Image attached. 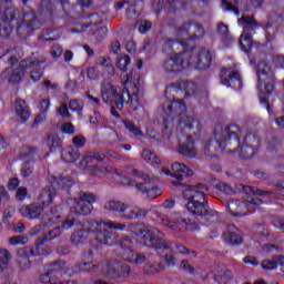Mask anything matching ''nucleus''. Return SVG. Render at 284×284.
Wrapping results in <instances>:
<instances>
[{
	"label": "nucleus",
	"mask_w": 284,
	"mask_h": 284,
	"mask_svg": "<svg viewBox=\"0 0 284 284\" xmlns=\"http://www.w3.org/2000/svg\"><path fill=\"white\" fill-rule=\"evenodd\" d=\"M121 83L123 89L110 82L102 83V101L106 105L116 108V110H123L125 104L136 110L139 108V94H141V78L132 79L131 75H126V80H122Z\"/></svg>",
	"instance_id": "1"
},
{
	"label": "nucleus",
	"mask_w": 284,
	"mask_h": 284,
	"mask_svg": "<svg viewBox=\"0 0 284 284\" xmlns=\"http://www.w3.org/2000/svg\"><path fill=\"white\" fill-rule=\"evenodd\" d=\"M212 63V54L205 49H189L183 53L175 54L163 64L166 72H181L183 68L207 70Z\"/></svg>",
	"instance_id": "2"
},
{
	"label": "nucleus",
	"mask_w": 284,
	"mask_h": 284,
	"mask_svg": "<svg viewBox=\"0 0 284 284\" xmlns=\"http://www.w3.org/2000/svg\"><path fill=\"white\" fill-rule=\"evenodd\" d=\"M111 230H125V224L114 222H87L82 231L73 233L71 241L75 245H79L85 241V239H95L99 243L104 245H112L110 242Z\"/></svg>",
	"instance_id": "3"
},
{
	"label": "nucleus",
	"mask_w": 284,
	"mask_h": 284,
	"mask_svg": "<svg viewBox=\"0 0 284 284\" xmlns=\"http://www.w3.org/2000/svg\"><path fill=\"white\" fill-rule=\"evenodd\" d=\"M164 112L168 115L164 119V130H168V128H170V123H172L174 119L176 123H180V125H184V128H187L189 130L194 129V125L199 130V121H196L192 116V114L187 112V109L185 108V103L183 101H173L166 106V110Z\"/></svg>",
	"instance_id": "4"
},
{
	"label": "nucleus",
	"mask_w": 284,
	"mask_h": 284,
	"mask_svg": "<svg viewBox=\"0 0 284 284\" xmlns=\"http://www.w3.org/2000/svg\"><path fill=\"white\" fill-rule=\"evenodd\" d=\"M205 192H207V187L202 184L194 186L190 185L183 190V196L189 201L186 210H189L191 214H196V216H207Z\"/></svg>",
	"instance_id": "5"
},
{
	"label": "nucleus",
	"mask_w": 284,
	"mask_h": 284,
	"mask_svg": "<svg viewBox=\"0 0 284 284\" xmlns=\"http://www.w3.org/2000/svg\"><path fill=\"white\" fill-rule=\"evenodd\" d=\"M140 236L143 239L144 245H152L159 254H171V252L185 254L187 252L184 246L163 242V233L156 229H140Z\"/></svg>",
	"instance_id": "6"
},
{
	"label": "nucleus",
	"mask_w": 284,
	"mask_h": 284,
	"mask_svg": "<svg viewBox=\"0 0 284 284\" xmlns=\"http://www.w3.org/2000/svg\"><path fill=\"white\" fill-rule=\"evenodd\" d=\"M129 176H123L119 174V172H115V180L121 183L122 185H136L138 192L142 193V196L144 199H156V196H161V189L150 184V183H139V179H148V175L136 171L132 170L129 172Z\"/></svg>",
	"instance_id": "7"
},
{
	"label": "nucleus",
	"mask_w": 284,
	"mask_h": 284,
	"mask_svg": "<svg viewBox=\"0 0 284 284\" xmlns=\"http://www.w3.org/2000/svg\"><path fill=\"white\" fill-rule=\"evenodd\" d=\"M257 88L260 90V102L262 105H267V100L274 90V75L270 71L267 63L262 62L257 65Z\"/></svg>",
	"instance_id": "8"
},
{
	"label": "nucleus",
	"mask_w": 284,
	"mask_h": 284,
	"mask_svg": "<svg viewBox=\"0 0 284 284\" xmlns=\"http://www.w3.org/2000/svg\"><path fill=\"white\" fill-rule=\"evenodd\" d=\"M49 183L51 186H45L41 190L40 195L38 197V202L44 209L52 203L54 196H57V190L54 187L65 189L72 187L73 183L72 180L67 178L57 179L54 176L49 178Z\"/></svg>",
	"instance_id": "9"
},
{
	"label": "nucleus",
	"mask_w": 284,
	"mask_h": 284,
	"mask_svg": "<svg viewBox=\"0 0 284 284\" xmlns=\"http://www.w3.org/2000/svg\"><path fill=\"white\" fill-rule=\"evenodd\" d=\"M104 210H108L109 212H116L118 214H121L123 219L129 220L145 219L148 214L145 210L139 206L128 205L124 202L114 200L105 202Z\"/></svg>",
	"instance_id": "10"
},
{
	"label": "nucleus",
	"mask_w": 284,
	"mask_h": 284,
	"mask_svg": "<svg viewBox=\"0 0 284 284\" xmlns=\"http://www.w3.org/2000/svg\"><path fill=\"white\" fill-rule=\"evenodd\" d=\"M0 8L3 21V24H0V36L3 39H8V37H10V33L12 32V28H10V21L14 20V17L19 14V11L12 8V0H1Z\"/></svg>",
	"instance_id": "11"
},
{
	"label": "nucleus",
	"mask_w": 284,
	"mask_h": 284,
	"mask_svg": "<svg viewBox=\"0 0 284 284\" xmlns=\"http://www.w3.org/2000/svg\"><path fill=\"white\" fill-rule=\"evenodd\" d=\"M239 26L243 28V32L240 39V47L243 52H250L252 50V32L258 29V24L253 18L242 17L239 20Z\"/></svg>",
	"instance_id": "12"
},
{
	"label": "nucleus",
	"mask_w": 284,
	"mask_h": 284,
	"mask_svg": "<svg viewBox=\"0 0 284 284\" xmlns=\"http://www.w3.org/2000/svg\"><path fill=\"white\" fill-rule=\"evenodd\" d=\"M227 141H239V128L233 126V128H227L225 126L224 129L219 126L213 135V148L223 150L225 145L227 144Z\"/></svg>",
	"instance_id": "13"
},
{
	"label": "nucleus",
	"mask_w": 284,
	"mask_h": 284,
	"mask_svg": "<svg viewBox=\"0 0 284 284\" xmlns=\"http://www.w3.org/2000/svg\"><path fill=\"white\" fill-rule=\"evenodd\" d=\"M95 268V272L101 276H110L114 274L120 278H128L130 276V266L126 264H112L110 262H102L97 266L92 265Z\"/></svg>",
	"instance_id": "14"
},
{
	"label": "nucleus",
	"mask_w": 284,
	"mask_h": 284,
	"mask_svg": "<svg viewBox=\"0 0 284 284\" xmlns=\"http://www.w3.org/2000/svg\"><path fill=\"white\" fill-rule=\"evenodd\" d=\"M17 59L13 58V64L11 68H8L2 73V78L11 83V85H17V83H21V79H23L26 71L28 70V61L23 60L18 65H14Z\"/></svg>",
	"instance_id": "15"
},
{
	"label": "nucleus",
	"mask_w": 284,
	"mask_h": 284,
	"mask_svg": "<svg viewBox=\"0 0 284 284\" xmlns=\"http://www.w3.org/2000/svg\"><path fill=\"white\" fill-rule=\"evenodd\" d=\"M95 201L94 194L84 193L81 195L80 201L70 200L69 205L71 206L72 214H90L92 212V204Z\"/></svg>",
	"instance_id": "16"
},
{
	"label": "nucleus",
	"mask_w": 284,
	"mask_h": 284,
	"mask_svg": "<svg viewBox=\"0 0 284 284\" xmlns=\"http://www.w3.org/2000/svg\"><path fill=\"white\" fill-rule=\"evenodd\" d=\"M68 272H69V270L65 266L64 262L52 264L49 267L48 272L40 276V283L55 284L57 283L55 282L57 276H61L63 274H68V276H72V274L68 273Z\"/></svg>",
	"instance_id": "17"
},
{
	"label": "nucleus",
	"mask_w": 284,
	"mask_h": 284,
	"mask_svg": "<svg viewBox=\"0 0 284 284\" xmlns=\"http://www.w3.org/2000/svg\"><path fill=\"white\" fill-rule=\"evenodd\" d=\"M222 85L227 88H234V90H241L243 88V81L241 80V74L236 68L224 69L221 72Z\"/></svg>",
	"instance_id": "18"
},
{
	"label": "nucleus",
	"mask_w": 284,
	"mask_h": 284,
	"mask_svg": "<svg viewBox=\"0 0 284 284\" xmlns=\"http://www.w3.org/2000/svg\"><path fill=\"white\" fill-rule=\"evenodd\" d=\"M261 203L262 201L260 199L248 196L243 202L232 201L229 204V211L231 212V214H233V216H241L240 212L241 210H243V207L250 210V207H254V205H261Z\"/></svg>",
	"instance_id": "19"
},
{
	"label": "nucleus",
	"mask_w": 284,
	"mask_h": 284,
	"mask_svg": "<svg viewBox=\"0 0 284 284\" xmlns=\"http://www.w3.org/2000/svg\"><path fill=\"white\" fill-rule=\"evenodd\" d=\"M173 173L170 172L166 168L162 169L163 174L166 176H174L178 181H182L184 176H192V171L190 168L185 166L182 163H174L171 166Z\"/></svg>",
	"instance_id": "20"
},
{
	"label": "nucleus",
	"mask_w": 284,
	"mask_h": 284,
	"mask_svg": "<svg viewBox=\"0 0 284 284\" xmlns=\"http://www.w3.org/2000/svg\"><path fill=\"white\" fill-rule=\"evenodd\" d=\"M43 210L45 209L40 204H29L20 209V214H22L24 219H39L41 214H43Z\"/></svg>",
	"instance_id": "21"
},
{
	"label": "nucleus",
	"mask_w": 284,
	"mask_h": 284,
	"mask_svg": "<svg viewBox=\"0 0 284 284\" xmlns=\"http://www.w3.org/2000/svg\"><path fill=\"white\" fill-rule=\"evenodd\" d=\"M224 241L231 245H239L243 243V236L235 225H229L224 232Z\"/></svg>",
	"instance_id": "22"
},
{
	"label": "nucleus",
	"mask_w": 284,
	"mask_h": 284,
	"mask_svg": "<svg viewBox=\"0 0 284 284\" xmlns=\"http://www.w3.org/2000/svg\"><path fill=\"white\" fill-rule=\"evenodd\" d=\"M14 112L17 119H19L22 123L30 120V106L26 103L24 100H18L14 104Z\"/></svg>",
	"instance_id": "23"
},
{
	"label": "nucleus",
	"mask_w": 284,
	"mask_h": 284,
	"mask_svg": "<svg viewBox=\"0 0 284 284\" xmlns=\"http://www.w3.org/2000/svg\"><path fill=\"white\" fill-rule=\"evenodd\" d=\"M27 70H31V80L33 83L41 81V78L43 77V71L39 68L41 62H39V60H27Z\"/></svg>",
	"instance_id": "24"
},
{
	"label": "nucleus",
	"mask_w": 284,
	"mask_h": 284,
	"mask_svg": "<svg viewBox=\"0 0 284 284\" xmlns=\"http://www.w3.org/2000/svg\"><path fill=\"white\" fill-rule=\"evenodd\" d=\"M178 152L179 154H183V156H189V159H194V156H196V148H194L192 136L187 138L186 144L179 145Z\"/></svg>",
	"instance_id": "25"
},
{
	"label": "nucleus",
	"mask_w": 284,
	"mask_h": 284,
	"mask_svg": "<svg viewBox=\"0 0 284 284\" xmlns=\"http://www.w3.org/2000/svg\"><path fill=\"white\" fill-rule=\"evenodd\" d=\"M162 223L164 227H170L171 230H174L180 225H183V223H185V220L181 217V214L173 213L170 216L162 219Z\"/></svg>",
	"instance_id": "26"
},
{
	"label": "nucleus",
	"mask_w": 284,
	"mask_h": 284,
	"mask_svg": "<svg viewBox=\"0 0 284 284\" xmlns=\"http://www.w3.org/2000/svg\"><path fill=\"white\" fill-rule=\"evenodd\" d=\"M122 258L129 263H134V265H143L145 263V255L136 254L131 248L124 250Z\"/></svg>",
	"instance_id": "27"
},
{
	"label": "nucleus",
	"mask_w": 284,
	"mask_h": 284,
	"mask_svg": "<svg viewBox=\"0 0 284 284\" xmlns=\"http://www.w3.org/2000/svg\"><path fill=\"white\" fill-rule=\"evenodd\" d=\"M28 256H30V253L28 252V250L21 248L18 251L17 261L22 272H26V270H30V260L28 258Z\"/></svg>",
	"instance_id": "28"
},
{
	"label": "nucleus",
	"mask_w": 284,
	"mask_h": 284,
	"mask_svg": "<svg viewBox=\"0 0 284 284\" xmlns=\"http://www.w3.org/2000/svg\"><path fill=\"white\" fill-rule=\"evenodd\" d=\"M98 65H100V68H103L104 74H106V77H114L115 70L114 65H112V60H110V58H99Z\"/></svg>",
	"instance_id": "29"
},
{
	"label": "nucleus",
	"mask_w": 284,
	"mask_h": 284,
	"mask_svg": "<svg viewBox=\"0 0 284 284\" xmlns=\"http://www.w3.org/2000/svg\"><path fill=\"white\" fill-rule=\"evenodd\" d=\"M47 145L51 152H59L61 150V138L58 134L51 133L47 139Z\"/></svg>",
	"instance_id": "30"
},
{
	"label": "nucleus",
	"mask_w": 284,
	"mask_h": 284,
	"mask_svg": "<svg viewBox=\"0 0 284 284\" xmlns=\"http://www.w3.org/2000/svg\"><path fill=\"white\" fill-rule=\"evenodd\" d=\"M284 265V256H278L273 260H265L262 262L264 270H276V267Z\"/></svg>",
	"instance_id": "31"
},
{
	"label": "nucleus",
	"mask_w": 284,
	"mask_h": 284,
	"mask_svg": "<svg viewBox=\"0 0 284 284\" xmlns=\"http://www.w3.org/2000/svg\"><path fill=\"white\" fill-rule=\"evenodd\" d=\"M217 32L222 36V41L224 45H230L232 43V37L230 36V29L224 23L217 26Z\"/></svg>",
	"instance_id": "32"
},
{
	"label": "nucleus",
	"mask_w": 284,
	"mask_h": 284,
	"mask_svg": "<svg viewBox=\"0 0 284 284\" xmlns=\"http://www.w3.org/2000/svg\"><path fill=\"white\" fill-rule=\"evenodd\" d=\"M105 155L103 153H87L81 162L82 168H88L91 161H103Z\"/></svg>",
	"instance_id": "33"
},
{
	"label": "nucleus",
	"mask_w": 284,
	"mask_h": 284,
	"mask_svg": "<svg viewBox=\"0 0 284 284\" xmlns=\"http://www.w3.org/2000/svg\"><path fill=\"white\" fill-rule=\"evenodd\" d=\"M34 23H37V20H33L31 23H27V22H22L19 24V27L17 28V32L18 34H20V37H28L30 34H32V26H34Z\"/></svg>",
	"instance_id": "34"
},
{
	"label": "nucleus",
	"mask_w": 284,
	"mask_h": 284,
	"mask_svg": "<svg viewBox=\"0 0 284 284\" xmlns=\"http://www.w3.org/2000/svg\"><path fill=\"white\" fill-rule=\"evenodd\" d=\"M142 159L146 163H151V165H161V160L150 150H144L142 152Z\"/></svg>",
	"instance_id": "35"
},
{
	"label": "nucleus",
	"mask_w": 284,
	"mask_h": 284,
	"mask_svg": "<svg viewBox=\"0 0 284 284\" xmlns=\"http://www.w3.org/2000/svg\"><path fill=\"white\" fill-rule=\"evenodd\" d=\"M62 160L64 163H74V161L79 160V152L72 148H69V150L62 154Z\"/></svg>",
	"instance_id": "36"
},
{
	"label": "nucleus",
	"mask_w": 284,
	"mask_h": 284,
	"mask_svg": "<svg viewBox=\"0 0 284 284\" xmlns=\"http://www.w3.org/2000/svg\"><path fill=\"white\" fill-rule=\"evenodd\" d=\"M10 253L8 250H0V272H6L9 267Z\"/></svg>",
	"instance_id": "37"
},
{
	"label": "nucleus",
	"mask_w": 284,
	"mask_h": 284,
	"mask_svg": "<svg viewBox=\"0 0 284 284\" xmlns=\"http://www.w3.org/2000/svg\"><path fill=\"white\" fill-rule=\"evenodd\" d=\"M115 65L121 72H128V65H130L129 55H121L118 58Z\"/></svg>",
	"instance_id": "38"
},
{
	"label": "nucleus",
	"mask_w": 284,
	"mask_h": 284,
	"mask_svg": "<svg viewBox=\"0 0 284 284\" xmlns=\"http://www.w3.org/2000/svg\"><path fill=\"white\" fill-rule=\"evenodd\" d=\"M239 153L242 159H252V156L256 154V149L252 146L243 145L240 148Z\"/></svg>",
	"instance_id": "39"
},
{
	"label": "nucleus",
	"mask_w": 284,
	"mask_h": 284,
	"mask_svg": "<svg viewBox=\"0 0 284 284\" xmlns=\"http://www.w3.org/2000/svg\"><path fill=\"white\" fill-rule=\"evenodd\" d=\"M236 3H239V0H223L222 8L223 10L235 12V16L239 17V9H236Z\"/></svg>",
	"instance_id": "40"
},
{
	"label": "nucleus",
	"mask_w": 284,
	"mask_h": 284,
	"mask_svg": "<svg viewBox=\"0 0 284 284\" xmlns=\"http://www.w3.org/2000/svg\"><path fill=\"white\" fill-rule=\"evenodd\" d=\"M176 37L180 45H182V48H185V45H187L185 39H190V32H187V30L185 29H179L176 31Z\"/></svg>",
	"instance_id": "41"
},
{
	"label": "nucleus",
	"mask_w": 284,
	"mask_h": 284,
	"mask_svg": "<svg viewBox=\"0 0 284 284\" xmlns=\"http://www.w3.org/2000/svg\"><path fill=\"white\" fill-rule=\"evenodd\" d=\"M6 54H9V57H10L9 63H11V65H14V54H17V50L3 49L2 47H0V59H3V57H6Z\"/></svg>",
	"instance_id": "42"
},
{
	"label": "nucleus",
	"mask_w": 284,
	"mask_h": 284,
	"mask_svg": "<svg viewBox=\"0 0 284 284\" xmlns=\"http://www.w3.org/2000/svg\"><path fill=\"white\" fill-rule=\"evenodd\" d=\"M124 128L134 136H141V130L132 122H124Z\"/></svg>",
	"instance_id": "43"
},
{
	"label": "nucleus",
	"mask_w": 284,
	"mask_h": 284,
	"mask_svg": "<svg viewBox=\"0 0 284 284\" xmlns=\"http://www.w3.org/2000/svg\"><path fill=\"white\" fill-rule=\"evenodd\" d=\"M69 108L72 112H81V110H83V102L79 100H71L69 102Z\"/></svg>",
	"instance_id": "44"
},
{
	"label": "nucleus",
	"mask_w": 284,
	"mask_h": 284,
	"mask_svg": "<svg viewBox=\"0 0 284 284\" xmlns=\"http://www.w3.org/2000/svg\"><path fill=\"white\" fill-rule=\"evenodd\" d=\"M27 242H28V237L23 235L13 236V237H10L9 240L10 245H23Z\"/></svg>",
	"instance_id": "45"
},
{
	"label": "nucleus",
	"mask_w": 284,
	"mask_h": 284,
	"mask_svg": "<svg viewBox=\"0 0 284 284\" xmlns=\"http://www.w3.org/2000/svg\"><path fill=\"white\" fill-rule=\"evenodd\" d=\"M87 75L91 81H99L100 78L99 70L95 67L89 68Z\"/></svg>",
	"instance_id": "46"
},
{
	"label": "nucleus",
	"mask_w": 284,
	"mask_h": 284,
	"mask_svg": "<svg viewBox=\"0 0 284 284\" xmlns=\"http://www.w3.org/2000/svg\"><path fill=\"white\" fill-rule=\"evenodd\" d=\"M61 132L63 134H74V124L70 122H65L64 124L61 125Z\"/></svg>",
	"instance_id": "47"
},
{
	"label": "nucleus",
	"mask_w": 284,
	"mask_h": 284,
	"mask_svg": "<svg viewBox=\"0 0 284 284\" xmlns=\"http://www.w3.org/2000/svg\"><path fill=\"white\" fill-rule=\"evenodd\" d=\"M28 196V190L26 187H19L16 193L17 201H23Z\"/></svg>",
	"instance_id": "48"
},
{
	"label": "nucleus",
	"mask_w": 284,
	"mask_h": 284,
	"mask_svg": "<svg viewBox=\"0 0 284 284\" xmlns=\"http://www.w3.org/2000/svg\"><path fill=\"white\" fill-rule=\"evenodd\" d=\"M40 112H44L48 114L50 112V99H44L40 102Z\"/></svg>",
	"instance_id": "49"
},
{
	"label": "nucleus",
	"mask_w": 284,
	"mask_h": 284,
	"mask_svg": "<svg viewBox=\"0 0 284 284\" xmlns=\"http://www.w3.org/2000/svg\"><path fill=\"white\" fill-rule=\"evenodd\" d=\"M61 54H63V49L60 45H53L51 48V57H53V59H59Z\"/></svg>",
	"instance_id": "50"
},
{
	"label": "nucleus",
	"mask_w": 284,
	"mask_h": 284,
	"mask_svg": "<svg viewBox=\"0 0 284 284\" xmlns=\"http://www.w3.org/2000/svg\"><path fill=\"white\" fill-rule=\"evenodd\" d=\"M105 34H108L106 28H100L98 31L94 32V37L98 41H102V39H105Z\"/></svg>",
	"instance_id": "51"
},
{
	"label": "nucleus",
	"mask_w": 284,
	"mask_h": 284,
	"mask_svg": "<svg viewBox=\"0 0 284 284\" xmlns=\"http://www.w3.org/2000/svg\"><path fill=\"white\" fill-rule=\"evenodd\" d=\"M152 28V24L148 21L141 22L139 27V32L141 34H145L150 29Z\"/></svg>",
	"instance_id": "52"
},
{
	"label": "nucleus",
	"mask_w": 284,
	"mask_h": 284,
	"mask_svg": "<svg viewBox=\"0 0 284 284\" xmlns=\"http://www.w3.org/2000/svg\"><path fill=\"white\" fill-rule=\"evenodd\" d=\"M73 145L75 148H83L85 145V139L83 136L77 135L73 138Z\"/></svg>",
	"instance_id": "53"
},
{
	"label": "nucleus",
	"mask_w": 284,
	"mask_h": 284,
	"mask_svg": "<svg viewBox=\"0 0 284 284\" xmlns=\"http://www.w3.org/2000/svg\"><path fill=\"white\" fill-rule=\"evenodd\" d=\"M85 97L93 108H99L101 105V101L98 98H93L92 94L85 93Z\"/></svg>",
	"instance_id": "54"
},
{
	"label": "nucleus",
	"mask_w": 284,
	"mask_h": 284,
	"mask_svg": "<svg viewBox=\"0 0 284 284\" xmlns=\"http://www.w3.org/2000/svg\"><path fill=\"white\" fill-rule=\"evenodd\" d=\"M176 203L172 199H168L163 202L160 207H163L164 210H172Z\"/></svg>",
	"instance_id": "55"
},
{
	"label": "nucleus",
	"mask_w": 284,
	"mask_h": 284,
	"mask_svg": "<svg viewBox=\"0 0 284 284\" xmlns=\"http://www.w3.org/2000/svg\"><path fill=\"white\" fill-rule=\"evenodd\" d=\"M244 263L245 265H252L253 267H256L258 265L256 257H252V256H246L244 258Z\"/></svg>",
	"instance_id": "56"
},
{
	"label": "nucleus",
	"mask_w": 284,
	"mask_h": 284,
	"mask_svg": "<svg viewBox=\"0 0 284 284\" xmlns=\"http://www.w3.org/2000/svg\"><path fill=\"white\" fill-rule=\"evenodd\" d=\"M248 3L251 6L246 10H254V8H261L263 6V0H248Z\"/></svg>",
	"instance_id": "57"
},
{
	"label": "nucleus",
	"mask_w": 284,
	"mask_h": 284,
	"mask_svg": "<svg viewBox=\"0 0 284 284\" xmlns=\"http://www.w3.org/2000/svg\"><path fill=\"white\" fill-rule=\"evenodd\" d=\"M58 113L60 114V116H64V118L70 116V112L68 111V105H65V104H62V105L58 109Z\"/></svg>",
	"instance_id": "58"
},
{
	"label": "nucleus",
	"mask_w": 284,
	"mask_h": 284,
	"mask_svg": "<svg viewBox=\"0 0 284 284\" xmlns=\"http://www.w3.org/2000/svg\"><path fill=\"white\" fill-rule=\"evenodd\" d=\"M12 214H14V207L13 206L7 207L6 211L3 212V220L7 221L8 219H12Z\"/></svg>",
	"instance_id": "59"
},
{
	"label": "nucleus",
	"mask_w": 284,
	"mask_h": 284,
	"mask_svg": "<svg viewBox=\"0 0 284 284\" xmlns=\"http://www.w3.org/2000/svg\"><path fill=\"white\" fill-rule=\"evenodd\" d=\"M48 120V113L45 112H40V114L36 118L34 123L39 124V123H45V121Z\"/></svg>",
	"instance_id": "60"
},
{
	"label": "nucleus",
	"mask_w": 284,
	"mask_h": 284,
	"mask_svg": "<svg viewBox=\"0 0 284 284\" xmlns=\"http://www.w3.org/2000/svg\"><path fill=\"white\" fill-rule=\"evenodd\" d=\"M21 174L24 179H28L32 174V166L24 165L21 170Z\"/></svg>",
	"instance_id": "61"
},
{
	"label": "nucleus",
	"mask_w": 284,
	"mask_h": 284,
	"mask_svg": "<svg viewBox=\"0 0 284 284\" xmlns=\"http://www.w3.org/2000/svg\"><path fill=\"white\" fill-rule=\"evenodd\" d=\"M74 225V219L73 217H68L67 221L63 222L62 224V230H70Z\"/></svg>",
	"instance_id": "62"
},
{
	"label": "nucleus",
	"mask_w": 284,
	"mask_h": 284,
	"mask_svg": "<svg viewBox=\"0 0 284 284\" xmlns=\"http://www.w3.org/2000/svg\"><path fill=\"white\" fill-rule=\"evenodd\" d=\"M19 187V179L14 178L9 181L8 189L9 190H17Z\"/></svg>",
	"instance_id": "63"
},
{
	"label": "nucleus",
	"mask_w": 284,
	"mask_h": 284,
	"mask_svg": "<svg viewBox=\"0 0 284 284\" xmlns=\"http://www.w3.org/2000/svg\"><path fill=\"white\" fill-rule=\"evenodd\" d=\"M126 50L128 52L132 53V52H136V43H134V41H129L126 43Z\"/></svg>",
	"instance_id": "64"
}]
</instances>
